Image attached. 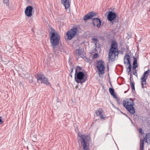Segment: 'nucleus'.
<instances>
[{"mask_svg":"<svg viewBox=\"0 0 150 150\" xmlns=\"http://www.w3.org/2000/svg\"><path fill=\"white\" fill-rule=\"evenodd\" d=\"M51 35L50 37V42L52 45V47L53 50V51L56 54H57V50H59L60 51H62V50L57 47L59 43L60 39V37L54 29H51Z\"/></svg>","mask_w":150,"mask_h":150,"instance_id":"nucleus-1","label":"nucleus"},{"mask_svg":"<svg viewBox=\"0 0 150 150\" xmlns=\"http://www.w3.org/2000/svg\"><path fill=\"white\" fill-rule=\"evenodd\" d=\"M80 67L77 66L76 69L75 73V80L77 83H80L81 84L84 83L86 81L87 79V74L82 71L77 72V70L79 69Z\"/></svg>","mask_w":150,"mask_h":150,"instance_id":"nucleus-2","label":"nucleus"},{"mask_svg":"<svg viewBox=\"0 0 150 150\" xmlns=\"http://www.w3.org/2000/svg\"><path fill=\"white\" fill-rule=\"evenodd\" d=\"M134 102L132 98H128L124 100L123 101V105L127 111L132 114L135 112L134 108Z\"/></svg>","mask_w":150,"mask_h":150,"instance_id":"nucleus-3","label":"nucleus"},{"mask_svg":"<svg viewBox=\"0 0 150 150\" xmlns=\"http://www.w3.org/2000/svg\"><path fill=\"white\" fill-rule=\"evenodd\" d=\"M37 79L38 83L41 82L46 85H50V83L48 82V79L43 74H40L37 75Z\"/></svg>","mask_w":150,"mask_h":150,"instance_id":"nucleus-4","label":"nucleus"},{"mask_svg":"<svg viewBox=\"0 0 150 150\" xmlns=\"http://www.w3.org/2000/svg\"><path fill=\"white\" fill-rule=\"evenodd\" d=\"M79 137L82 139L81 142V145L83 147L84 150H87L88 149L87 146L88 145V137L84 134L79 135Z\"/></svg>","mask_w":150,"mask_h":150,"instance_id":"nucleus-5","label":"nucleus"},{"mask_svg":"<svg viewBox=\"0 0 150 150\" xmlns=\"http://www.w3.org/2000/svg\"><path fill=\"white\" fill-rule=\"evenodd\" d=\"M104 62L102 60L98 61L96 64V67L98 71L99 74H103L104 73L105 68Z\"/></svg>","mask_w":150,"mask_h":150,"instance_id":"nucleus-6","label":"nucleus"},{"mask_svg":"<svg viewBox=\"0 0 150 150\" xmlns=\"http://www.w3.org/2000/svg\"><path fill=\"white\" fill-rule=\"evenodd\" d=\"M150 73V70L149 69L146 71H145L143 74L141 78V85L143 88L145 87L146 85V80L147 79Z\"/></svg>","mask_w":150,"mask_h":150,"instance_id":"nucleus-7","label":"nucleus"},{"mask_svg":"<svg viewBox=\"0 0 150 150\" xmlns=\"http://www.w3.org/2000/svg\"><path fill=\"white\" fill-rule=\"evenodd\" d=\"M124 63L125 64L128 65V67L126 66L127 71L129 74L131 71L132 66L130 62V57L128 54H126L124 57Z\"/></svg>","mask_w":150,"mask_h":150,"instance_id":"nucleus-8","label":"nucleus"},{"mask_svg":"<svg viewBox=\"0 0 150 150\" xmlns=\"http://www.w3.org/2000/svg\"><path fill=\"white\" fill-rule=\"evenodd\" d=\"M77 30V28H74L68 31L66 33L68 39L71 40L74 37L76 33Z\"/></svg>","mask_w":150,"mask_h":150,"instance_id":"nucleus-9","label":"nucleus"},{"mask_svg":"<svg viewBox=\"0 0 150 150\" xmlns=\"http://www.w3.org/2000/svg\"><path fill=\"white\" fill-rule=\"evenodd\" d=\"M118 51L110 50L109 53V58L112 61L114 60L115 57L118 55Z\"/></svg>","mask_w":150,"mask_h":150,"instance_id":"nucleus-10","label":"nucleus"},{"mask_svg":"<svg viewBox=\"0 0 150 150\" xmlns=\"http://www.w3.org/2000/svg\"><path fill=\"white\" fill-rule=\"evenodd\" d=\"M76 54L77 56L81 57L82 58H84L85 57V54L84 52V50L82 49L76 50Z\"/></svg>","mask_w":150,"mask_h":150,"instance_id":"nucleus-11","label":"nucleus"},{"mask_svg":"<svg viewBox=\"0 0 150 150\" xmlns=\"http://www.w3.org/2000/svg\"><path fill=\"white\" fill-rule=\"evenodd\" d=\"M33 8L31 6H27L25 9V15L28 17H31L32 16Z\"/></svg>","mask_w":150,"mask_h":150,"instance_id":"nucleus-12","label":"nucleus"},{"mask_svg":"<svg viewBox=\"0 0 150 150\" xmlns=\"http://www.w3.org/2000/svg\"><path fill=\"white\" fill-rule=\"evenodd\" d=\"M117 15L115 13L110 11L108 12L107 16L108 20L110 21H113L116 17Z\"/></svg>","mask_w":150,"mask_h":150,"instance_id":"nucleus-13","label":"nucleus"},{"mask_svg":"<svg viewBox=\"0 0 150 150\" xmlns=\"http://www.w3.org/2000/svg\"><path fill=\"white\" fill-rule=\"evenodd\" d=\"M92 23L94 26L96 25L97 27L99 28L101 25V21L98 18H93Z\"/></svg>","mask_w":150,"mask_h":150,"instance_id":"nucleus-14","label":"nucleus"},{"mask_svg":"<svg viewBox=\"0 0 150 150\" xmlns=\"http://www.w3.org/2000/svg\"><path fill=\"white\" fill-rule=\"evenodd\" d=\"M96 14L93 12H91L86 15L83 18L84 21H86L88 19L91 18L95 16Z\"/></svg>","mask_w":150,"mask_h":150,"instance_id":"nucleus-15","label":"nucleus"},{"mask_svg":"<svg viewBox=\"0 0 150 150\" xmlns=\"http://www.w3.org/2000/svg\"><path fill=\"white\" fill-rule=\"evenodd\" d=\"M110 50H113L116 51H118L117 44L116 42L115 41H113L112 42L111 47Z\"/></svg>","mask_w":150,"mask_h":150,"instance_id":"nucleus-16","label":"nucleus"},{"mask_svg":"<svg viewBox=\"0 0 150 150\" xmlns=\"http://www.w3.org/2000/svg\"><path fill=\"white\" fill-rule=\"evenodd\" d=\"M61 3L64 6L65 8L67 9L70 6L69 0H61Z\"/></svg>","mask_w":150,"mask_h":150,"instance_id":"nucleus-17","label":"nucleus"},{"mask_svg":"<svg viewBox=\"0 0 150 150\" xmlns=\"http://www.w3.org/2000/svg\"><path fill=\"white\" fill-rule=\"evenodd\" d=\"M144 140L148 144H150V133H149L146 134L145 137L144 138Z\"/></svg>","mask_w":150,"mask_h":150,"instance_id":"nucleus-18","label":"nucleus"},{"mask_svg":"<svg viewBox=\"0 0 150 150\" xmlns=\"http://www.w3.org/2000/svg\"><path fill=\"white\" fill-rule=\"evenodd\" d=\"M103 111L101 108H99L98 110H97L96 112V113L97 115H100L102 114Z\"/></svg>","mask_w":150,"mask_h":150,"instance_id":"nucleus-19","label":"nucleus"},{"mask_svg":"<svg viewBox=\"0 0 150 150\" xmlns=\"http://www.w3.org/2000/svg\"><path fill=\"white\" fill-rule=\"evenodd\" d=\"M144 142L143 139L141 140L140 150H144Z\"/></svg>","mask_w":150,"mask_h":150,"instance_id":"nucleus-20","label":"nucleus"},{"mask_svg":"<svg viewBox=\"0 0 150 150\" xmlns=\"http://www.w3.org/2000/svg\"><path fill=\"white\" fill-rule=\"evenodd\" d=\"M130 86L132 90H135L134 83V82H131Z\"/></svg>","mask_w":150,"mask_h":150,"instance_id":"nucleus-21","label":"nucleus"},{"mask_svg":"<svg viewBox=\"0 0 150 150\" xmlns=\"http://www.w3.org/2000/svg\"><path fill=\"white\" fill-rule=\"evenodd\" d=\"M92 40L93 42L95 45H96L98 41L97 38H92Z\"/></svg>","mask_w":150,"mask_h":150,"instance_id":"nucleus-22","label":"nucleus"},{"mask_svg":"<svg viewBox=\"0 0 150 150\" xmlns=\"http://www.w3.org/2000/svg\"><path fill=\"white\" fill-rule=\"evenodd\" d=\"M109 92H110V94L111 95H112L113 94H114V90L113 89L111 88H109Z\"/></svg>","mask_w":150,"mask_h":150,"instance_id":"nucleus-23","label":"nucleus"},{"mask_svg":"<svg viewBox=\"0 0 150 150\" xmlns=\"http://www.w3.org/2000/svg\"><path fill=\"white\" fill-rule=\"evenodd\" d=\"M3 2L4 3L6 4L7 6H8L9 5V0H3Z\"/></svg>","mask_w":150,"mask_h":150,"instance_id":"nucleus-24","label":"nucleus"},{"mask_svg":"<svg viewBox=\"0 0 150 150\" xmlns=\"http://www.w3.org/2000/svg\"><path fill=\"white\" fill-rule=\"evenodd\" d=\"M133 64H136L137 65V60L136 58H134V60L133 62Z\"/></svg>","mask_w":150,"mask_h":150,"instance_id":"nucleus-25","label":"nucleus"},{"mask_svg":"<svg viewBox=\"0 0 150 150\" xmlns=\"http://www.w3.org/2000/svg\"><path fill=\"white\" fill-rule=\"evenodd\" d=\"M98 57V54L95 53L93 56V58H96Z\"/></svg>","mask_w":150,"mask_h":150,"instance_id":"nucleus-26","label":"nucleus"},{"mask_svg":"<svg viewBox=\"0 0 150 150\" xmlns=\"http://www.w3.org/2000/svg\"><path fill=\"white\" fill-rule=\"evenodd\" d=\"M100 118L102 120H104L105 119V116L103 115V114H102L100 116Z\"/></svg>","mask_w":150,"mask_h":150,"instance_id":"nucleus-27","label":"nucleus"},{"mask_svg":"<svg viewBox=\"0 0 150 150\" xmlns=\"http://www.w3.org/2000/svg\"><path fill=\"white\" fill-rule=\"evenodd\" d=\"M137 65L136 64H133V67H132V69L133 70L135 69L137 67Z\"/></svg>","mask_w":150,"mask_h":150,"instance_id":"nucleus-28","label":"nucleus"},{"mask_svg":"<svg viewBox=\"0 0 150 150\" xmlns=\"http://www.w3.org/2000/svg\"><path fill=\"white\" fill-rule=\"evenodd\" d=\"M133 74L135 76H137V70H135L134 72H133Z\"/></svg>","mask_w":150,"mask_h":150,"instance_id":"nucleus-29","label":"nucleus"},{"mask_svg":"<svg viewBox=\"0 0 150 150\" xmlns=\"http://www.w3.org/2000/svg\"><path fill=\"white\" fill-rule=\"evenodd\" d=\"M112 96L113 97L115 98H116V99H117V96H116V95L115 94V93H114V94H113L112 95Z\"/></svg>","mask_w":150,"mask_h":150,"instance_id":"nucleus-30","label":"nucleus"},{"mask_svg":"<svg viewBox=\"0 0 150 150\" xmlns=\"http://www.w3.org/2000/svg\"><path fill=\"white\" fill-rule=\"evenodd\" d=\"M3 122L1 119V117L0 116V124H1L3 123Z\"/></svg>","mask_w":150,"mask_h":150,"instance_id":"nucleus-31","label":"nucleus"},{"mask_svg":"<svg viewBox=\"0 0 150 150\" xmlns=\"http://www.w3.org/2000/svg\"><path fill=\"white\" fill-rule=\"evenodd\" d=\"M142 129L141 128H139V132L140 133H142Z\"/></svg>","mask_w":150,"mask_h":150,"instance_id":"nucleus-32","label":"nucleus"},{"mask_svg":"<svg viewBox=\"0 0 150 150\" xmlns=\"http://www.w3.org/2000/svg\"><path fill=\"white\" fill-rule=\"evenodd\" d=\"M131 74H130V79H129L130 83L132 82H131Z\"/></svg>","mask_w":150,"mask_h":150,"instance_id":"nucleus-33","label":"nucleus"},{"mask_svg":"<svg viewBox=\"0 0 150 150\" xmlns=\"http://www.w3.org/2000/svg\"><path fill=\"white\" fill-rule=\"evenodd\" d=\"M73 71V69H71V72H72Z\"/></svg>","mask_w":150,"mask_h":150,"instance_id":"nucleus-34","label":"nucleus"}]
</instances>
